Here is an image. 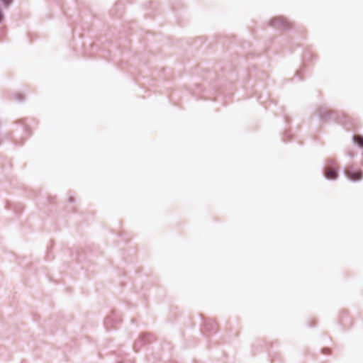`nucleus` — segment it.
I'll return each instance as SVG.
<instances>
[{
	"mask_svg": "<svg viewBox=\"0 0 363 363\" xmlns=\"http://www.w3.org/2000/svg\"><path fill=\"white\" fill-rule=\"evenodd\" d=\"M317 113L323 123L335 121L342 125L346 130L356 131L358 127V120L339 112L329 110L327 107H320Z\"/></svg>",
	"mask_w": 363,
	"mask_h": 363,
	"instance_id": "obj_1",
	"label": "nucleus"
},
{
	"mask_svg": "<svg viewBox=\"0 0 363 363\" xmlns=\"http://www.w3.org/2000/svg\"><path fill=\"white\" fill-rule=\"evenodd\" d=\"M323 172L324 177L328 179L335 180L338 177V168L334 160L327 159Z\"/></svg>",
	"mask_w": 363,
	"mask_h": 363,
	"instance_id": "obj_2",
	"label": "nucleus"
},
{
	"mask_svg": "<svg viewBox=\"0 0 363 363\" xmlns=\"http://www.w3.org/2000/svg\"><path fill=\"white\" fill-rule=\"evenodd\" d=\"M345 177L352 181L357 182L363 179V171L355 168L353 165H348L344 170Z\"/></svg>",
	"mask_w": 363,
	"mask_h": 363,
	"instance_id": "obj_3",
	"label": "nucleus"
},
{
	"mask_svg": "<svg viewBox=\"0 0 363 363\" xmlns=\"http://www.w3.org/2000/svg\"><path fill=\"white\" fill-rule=\"evenodd\" d=\"M269 25L280 30H289L291 28V23L282 16L272 18Z\"/></svg>",
	"mask_w": 363,
	"mask_h": 363,
	"instance_id": "obj_4",
	"label": "nucleus"
},
{
	"mask_svg": "<svg viewBox=\"0 0 363 363\" xmlns=\"http://www.w3.org/2000/svg\"><path fill=\"white\" fill-rule=\"evenodd\" d=\"M152 337L150 334L148 333H142L134 344H133V350L135 352H138L141 349V347L147 344H149L152 342Z\"/></svg>",
	"mask_w": 363,
	"mask_h": 363,
	"instance_id": "obj_5",
	"label": "nucleus"
},
{
	"mask_svg": "<svg viewBox=\"0 0 363 363\" xmlns=\"http://www.w3.org/2000/svg\"><path fill=\"white\" fill-rule=\"evenodd\" d=\"M120 321L121 320L118 315L115 312H113L105 318L104 325L107 330H111L114 328Z\"/></svg>",
	"mask_w": 363,
	"mask_h": 363,
	"instance_id": "obj_6",
	"label": "nucleus"
},
{
	"mask_svg": "<svg viewBox=\"0 0 363 363\" xmlns=\"http://www.w3.org/2000/svg\"><path fill=\"white\" fill-rule=\"evenodd\" d=\"M204 330L209 333H216L217 330V325L213 321H206L204 323Z\"/></svg>",
	"mask_w": 363,
	"mask_h": 363,
	"instance_id": "obj_7",
	"label": "nucleus"
},
{
	"mask_svg": "<svg viewBox=\"0 0 363 363\" xmlns=\"http://www.w3.org/2000/svg\"><path fill=\"white\" fill-rule=\"evenodd\" d=\"M352 141L359 147L363 148V136L361 135H354L352 136Z\"/></svg>",
	"mask_w": 363,
	"mask_h": 363,
	"instance_id": "obj_8",
	"label": "nucleus"
},
{
	"mask_svg": "<svg viewBox=\"0 0 363 363\" xmlns=\"http://www.w3.org/2000/svg\"><path fill=\"white\" fill-rule=\"evenodd\" d=\"M0 2L4 8H9L13 2V0H0Z\"/></svg>",
	"mask_w": 363,
	"mask_h": 363,
	"instance_id": "obj_9",
	"label": "nucleus"
},
{
	"mask_svg": "<svg viewBox=\"0 0 363 363\" xmlns=\"http://www.w3.org/2000/svg\"><path fill=\"white\" fill-rule=\"evenodd\" d=\"M14 98L16 100H17L19 102H22L24 100V96L21 94H15Z\"/></svg>",
	"mask_w": 363,
	"mask_h": 363,
	"instance_id": "obj_10",
	"label": "nucleus"
},
{
	"mask_svg": "<svg viewBox=\"0 0 363 363\" xmlns=\"http://www.w3.org/2000/svg\"><path fill=\"white\" fill-rule=\"evenodd\" d=\"M4 20V14L3 13L2 9L0 8V23H1Z\"/></svg>",
	"mask_w": 363,
	"mask_h": 363,
	"instance_id": "obj_11",
	"label": "nucleus"
},
{
	"mask_svg": "<svg viewBox=\"0 0 363 363\" xmlns=\"http://www.w3.org/2000/svg\"><path fill=\"white\" fill-rule=\"evenodd\" d=\"M286 137H290V134H289V132L288 130H286L284 132V136H283V140L284 141H286Z\"/></svg>",
	"mask_w": 363,
	"mask_h": 363,
	"instance_id": "obj_12",
	"label": "nucleus"
},
{
	"mask_svg": "<svg viewBox=\"0 0 363 363\" xmlns=\"http://www.w3.org/2000/svg\"><path fill=\"white\" fill-rule=\"evenodd\" d=\"M74 201H75L74 197V196H69V201L70 203H73V202H74Z\"/></svg>",
	"mask_w": 363,
	"mask_h": 363,
	"instance_id": "obj_13",
	"label": "nucleus"
},
{
	"mask_svg": "<svg viewBox=\"0 0 363 363\" xmlns=\"http://www.w3.org/2000/svg\"><path fill=\"white\" fill-rule=\"evenodd\" d=\"M322 351H323V354H327V353H328L330 352V349L329 348H323L322 350Z\"/></svg>",
	"mask_w": 363,
	"mask_h": 363,
	"instance_id": "obj_14",
	"label": "nucleus"
},
{
	"mask_svg": "<svg viewBox=\"0 0 363 363\" xmlns=\"http://www.w3.org/2000/svg\"><path fill=\"white\" fill-rule=\"evenodd\" d=\"M296 75L298 77L299 80L301 81L303 79V78L300 76L301 75V71H297L296 72Z\"/></svg>",
	"mask_w": 363,
	"mask_h": 363,
	"instance_id": "obj_15",
	"label": "nucleus"
},
{
	"mask_svg": "<svg viewBox=\"0 0 363 363\" xmlns=\"http://www.w3.org/2000/svg\"><path fill=\"white\" fill-rule=\"evenodd\" d=\"M347 155L349 157H354V153L352 152H348Z\"/></svg>",
	"mask_w": 363,
	"mask_h": 363,
	"instance_id": "obj_16",
	"label": "nucleus"
},
{
	"mask_svg": "<svg viewBox=\"0 0 363 363\" xmlns=\"http://www.w3.org/2000/svg\"><path fill=\"white\" fill-rule=\"evenodd\" d=\"M118 363H125L123 360L119 361Z\"/></svg>",
	"mask_w": 363,
	"mask_h": 363,
	"instance_id": "obj_17",
	"label": "nucleus"
},
{
	"mask_svg": "<svg viewBox=\"0 0 363 363\" xmlns=\"http://www.w3.org/2000/svg\"><path fill=\"white\" fill-rule=\"evenodd\" d=\"M128 363H133V362L130 360V361H128Z\"/></svg>",
	"mask_w": 363,
	"mask_h": 363,
	"instance_id": "obj_18",
	"label": "nucleus"
}]
</instances>
